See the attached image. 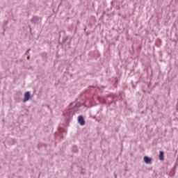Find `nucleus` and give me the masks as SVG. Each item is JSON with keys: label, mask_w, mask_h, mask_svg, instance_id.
Instances as JSON below:
<instances>
[{"label": "nucleus", "mask_w": 178, "mask_h": 178, "mask_svg": "<svg viewBox=\"0 0 178 178\" xmlns=\"http://www.w3.org/2000/svg\"><path fill=\"white\" fill-rule=\"evenodd\" d=\"M79 108H80V104L79 103H71L70 108L66 111L67 116L72 118L74 115H76L79 112Z\"/></svg>", "instance_id": "obj_1"}, {"label": "nucleus", "mask_w": 178, "mask_h": 178, "mask_svg": "<svg viewBox=\"0 0 178 178\" xmlns=\"http://www.w3.org/2000/svg\"><path fill=\"white\" fill-rule=\"evenodd\" d=\"M72 151H73V152H77V146L76 145H74L72 147Z\"/></svg>", "instance_id": "obj_9"}, {"label": "nucleus", "mask_w": 178, "mask_h": 178, "mask_svg": "<svg viewBox=\"0 0 178 178\" xmlns=\"http://www.w3.org/2000/svg\"><path fill=\"white\" fill-rule=\"evenodd\" d=\"M159 161H165V153L163 151H160L159 154Z\"/></svg>", "instance_id": "obj_6"}, {"label": "nucleus", "mask_w": 178, "mask_h": 178, "mask_svg": "<svg viewBox=\"0 0 178 178\" xmlns=\"http://www.w3.org/2000/svg\"><path fill=\"white\" fill-rule=\"evenodd\" d=\"M143 160L145 163H147V165L149 163H151V162H152V159H151V157H148L147 156H145L143 157Z\"/></svg>", "instance_id": "obj_5"}, {"label": "nucleus", "mask_w": 178, "mask_h": 178, "mask_svg": "<svg viewBox=\"0 0 178 178\" xmlns=\"http://www.w3.org/2000/svg\"><path fill=\"white\" fill-rule=\"evenodd\" d=\"M41 22H42V18L38 16H33L31 19V23H32L33 26L41 24Z\"/></svg>", "instance_id": "obj_2"}, {"label": "nucleus", "mask_w": 178, "mask_h": 178, "mask_svg": "<svg viewBox=\"0 0 178 178\" xmlns=\"http://www.w3.org/2000/svg\"><path fill=\"white\" fill-rule=\"evenodd\" d=\"M131 84H132V87L133 88H136V86L134 85V82H133V81H131Z\"/></svg>", "instance_id": "obj_10"}, {"label": "nucleus", "mask_w": 178, "mask_h": 178, "mask_svg": "<svg viewBox=\"0 0 178 178\" xmlns=\"http://www.w3.org/2000/svg\"><path fill=\"white\" fill-rule=\"evenodd\" d=\"M30 51H31V49H29L25 53V55H27V54H29L30 52Z\"/></svg>", "instance_id": "obj_11"}, {"label": "nucleus", "mask_w": 178, "mask_h": 178, "mask_svg": "<svg viewBox=\"0 0 178 178\" xmlns=\"http://www.w3.org/2000/svg\"><path fill=\"white\" fill-rule=\"evenodd\" d=\"M86 30H87V29L85 28V29H84V31H86Z\"/></svg>", "instance_id": "obj_14"}, {"label": "nucleus", "mask_w": 178, "mask_h": 178, "mask_svg": "<svg viewBox=\"0 0 178 178\" xmlns=\"http://www.w3.org/2000/svg\"><path fill=\"white\" fill-rule=\"evenodd\" d=\"M115 178L117 177V175H115Z\"/></svg>", "instance_id": "obj_15"}, {"label": "nucleus", "mask_w": 178, "mask_h": 178, "mask_svg": "<svg viewBox=\"0 0 178 178\" xmlns=\"http://www.w3.org/2000/svg\"><path fill=\"white\" fill-rule=\"evenodd\" d=\"M27 59H30V56H28V57H27Z\"/></svg>", "instance_id": "obj_13"}, {"label": "nucleus", "mask_w": 178, "mask_h": 178, "mask_svg": "<svg viewBox=\"0 0 178 178\" xmlns=\"http://www.w3.org/2000/svg\"><path fill=\"white\" fill-rule=\"evenodd\" d=\"M78 123H79L80 126H84V124H86V120H84V117L83 115H79L78 117Z\"/></svg>", "instance_id": "obj_4"}, {"label": "nucleus", "mask_w": 178, "mask_h": 178, "mask_svg": "<svg viewBox=\"0 0 178 178\" xmlns=\"http://www.w3.org/2000/svg\"><path fill=\"white\" fill-rule=\"evenodd\" d=\"M69 40V36H66L65 38H63V44H66V41Z\"/></svg>", "instance_id": "obj_8"}, {"label": "nucleus", "mask_w": 178, "mask_h": 178, "mask_svg": "<svg viewBox=\"0 0 178 178\" xmlns=\"http://www.w3.org/2000/svg\"><path fill=\"white\" fill-rule=\"evenodd\" d=\"M29 27L30 30L31 31V26H29Z\"/></svg>", "instance_id": "obj_12"}, {"label": "nucleus", "mask_w": 178, "mask_h": 178, "mask_svg": "<svg viewBox=\"0 0 178 178\" xmlns=\"http://www.w3.org/2000/svg\"><path fill=\"white\" fill-rule=\"evenodd\" d=\"M156 47H161V45L162 44V40H161V39H157L156 40Z\"/></svg>", "instance_id": "obj_7"}, {"label": "nucleus", "mask_w": 178, "mask_h": 178, "mask_svg": "<svg viewBox=\"0 0 178 178\" xmlns=\"http://www.w3.org/2000/svg\"><path fill=\"white\" fill-rule=\"evenodd\" d=\"M31 93L30 91H27L24 95V99L22 100L23 102H27V101H30Z\"/></svg>", "instance_id": "obj_3"}]
</instances>
